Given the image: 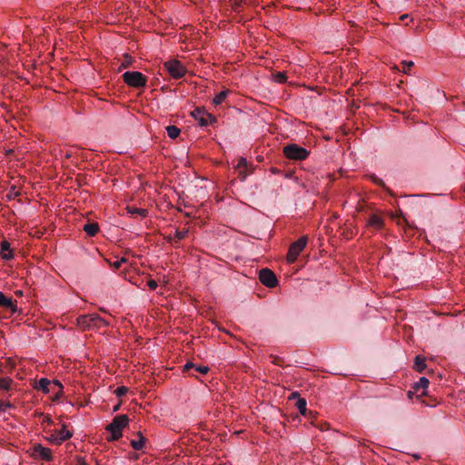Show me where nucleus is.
<instances>
[{"label": "nucleus", "instance_id": "1", "mask_svg": "<svg viewBox=\"0 0 465 465\" xmlns=\"http://www.w3.org/2000/svg\"><path fill=\"white\" fill-rule=\"evenodd\" d=\"M128 423L129 418L127 415L122 414L115 416L105 428V430L111 433L107 440L109 441L118 440L123 436V429H124Z\"/></svg>", "mask_w": 465, "mask_h": 465}, {"label": "nucleus", "instance_id": "2", "mask_svg": "<svg viewBox=\"0 0 465 465\" xmlns=\"http://www.w3.org/2000/svg\"><path fill=\"white\" fill-rule=\"evenodd\" d=\"M77 325L83 330L100 329L109 326L110 322L96 313L81 315L76 319Z\"/></svg>", "mask_w": 465, "mask_h": 465}, {"label": "nucleus", "instance_id": "3", "mask_svg": "<svg viewBox=\"0 0 465 465\" xmlns=\"http://www.w3.org/2000/svg\"><path fill=\"white\" fill-rule=\"evenodd\" d=\"M284 156L290 160L302 161L309 156V151L296 143H289L282 149Z\"/></svg>", "mask_w": 465, "mask_h": 465}, {"label": "nucleus", "instance_id": "4", "mask_svg": "<svg viewBox=\"0 0 465 465\" xmlns=\"http://www.w3.org/2000/svg\"><path fill=\"white\" fill-rule=\"evenodd\" d=\"M124 82L129 86L140 88L145 86L146 77L138 71H127L123 74Z\"/></svg>", "mask_w": 465, "mask_h": 465}, {"label": "nucleus", "instance_id": "5", "mask_svg": "<svg viewBox=\"0 0 465 465\" xmlns=\"http://www.w3.org/2000/svg\"><path fill=\"white\" fill-rule=\"evenodd\" d=\"M307 240V236H302L291 244L287 253V261L289 263H292L297 260L299 254L305 248Z\"/></svg>", "mask_w": 465, "mask_h": 465}, {"label": "nucleus", "instance_id": "6", "mask_svg": "<svg viewBox=\"0 0 465 465\" xmlns=\"http://www.w3.org/2000/svg\"><path fill=\"white\" fill-rule=\"evenodd\" d=\"M191 115L199 122L201 126H207V125H213L217 122V119L215 116L211 114L210 113L206 112L202 107L195 108L192 113Z\"/></svg>", "mask_w": 465, "mask_h": 465}, {"label": "nucleus", "instance_id": "7", "mask_svg": "<svg viewBox=\"0 0 465 465\" xmlns=\"http://www.w3.org/2000/svg\"><path fill=\"white\" fill-rule=\"evenodd\" d=\"M163 67L169 73V74L175 79L183 77L186 73L185 67L181 64L180 61L175 59L166 61L163 64Z\"/></svg>", "mask_w": 465, "mask_h": 465}, {"label": "nucleus", "instance_id": "8", "mask_svg": "<svg viewBox=\"0 0 465 465\" xmlns=\"http://www.w3.org/2000/svg\"><path fill=\"white\" fill-rule=\"evenodd\" d=\"M259 280L263 285L269 288H274L278 285L275 273L268 268H263L260 271Z\"/></svg>", "mask_w": 465, "mask_h": 465}, {"label": "nucleus", "instance_id": "9", "mask_svg": "<svg viewBox=\"0 0 465 465\" xmlns=\"http://www.w3.org/2000/svg\"><path fill=\"white\" fill-rule=\"evenodd\" d=\"M32 456L35 459H41L45 461H50L53 459L51 450L42 446L41 444H35L32 448Z\"/></svg>", "mask_w": 465, "mask_h": 465}, {"label": "nucleus", "instance_id": "10", "mask_svg": "<svg viewBox=\"0 0 465 465\" xmlns=\"http://www.w3.org/2000/svg\"><path fill=\"white\" fill-rule=\"evenodd\" d=\"M15 302V301H13L12 297H8L4 292H0V307L10 311V312L14 314L17 312V306Z\"/></svg>", "mask_w": 465, "mask_h": 465}, {"label": "nucleus", "instance_id": "11", "mask_svg": "<svg viewBox=\"0 0 465 465\" xmlns=\"http://www.w3.org/2000/svg\"><path fill=\"white\" fill-rule=\"evenodd\" d=\"M55 432L56 437L54 438L53 443L56 445L62 444L64 441L69 440L73 436V433L66 429L65 424L63 425L61 430H56Z\"/></svg>", "mask_w": 465, "mask_h": 465}, {"label": "nucleus", "instance_id": "12", "mask_svg": "<svg viewBox=\"0 0 465 465\" xmlns=\"http://www.w3.org/2000/svg\"><path fill=\"white\" fill-rule=\"evenodd\" d=\"M238 178L244 181L251 172H248V163L245 158H240L236 165Z\"/></svg>", "mask_w": 465, "mask_h": 465}, {"label": "nucleus", "instance_id": "13", "mask_svg": "<svg viewBox=\"0 0 465 465\" xmlns=\"http://www.w3.org/2000/svg\"><path fill=\"white\" fill-rule=\"evenodd\" d=\"M0 255L2 259L9 261L14 258L13 251L11 250L10 243L7 241L1 242Z\"/></svg>", "mask_w": 465, "mask_h": 465}, {"label": "nucleus", "instance_id": "14", "mask_svg": "<svg viewBox=\"0 0 465 465\" xmlns=\"http://www.w3.org/2000/svg\"><path fill=\"white\" fill-rule=\"evenodd\" d=\"M138 436H139L138 440H132L130 443H131V446L133 447V449H134L135 450H143L145 446L146 439H145V437H143L142 435L141 432L138 433Z\"/></svg>", "mask_w": 465, "mask_h": 465}, {"label": "nucleus", "instance_id": "15", "mask_svg": "<svg viewBox=\"0 0 465 465\" xmlns=\"http://www.w3.org/2000/svg\"><path fill=\"white\" fill-rule=\"evenodd\" d=\"M84 231L89 236H94L99 231V225L97 223H88L84 225Z\"/></svg>", "mask_w": 465, "mask_h": 465}, {"label": "nucleus", "instance_id": "16", "mask_svg": "<svg viewBox=\"0 0 465 465\" xmlns=\"http://www.w3.org/2000/svg\"><path fill=\"white\" fill-rule=\"evenodd\" d=\"M368 225L380 229L383 225V220L377 214H371L368 221Z\"/></svg>", "mask_w": 465, "mask_h": 465}, {"label": "nucleus", "instance_id": "17", "mask_svg": "<svg viewBox=\"0 0 465 465\" xmlns=\"http://www.w3.org/2000/svg\"><path fill=\"white\" fill-rule=\"evenodd\" d=\"M51 381L46 378H42L39 380L36 389L42 391L44 393H48L50 391Z\"/></svg>", "mask_w": 465, "mask_h": 465}, {"label": "nucleus", "instance_id": "18", "mask_svg": "<svg viewBox=\"0 0 465 465\" xmlns=\"http://www.w3.org/2000/svg\"><path fill=\"white\" fill-rule=\"evenodd\" d=\"M413 368L418 372H422L426 368L425 358L420 355L416 356Z\"/></svg>", "mask_w": 465, "mask_h": 465}, {"label": "nucleus", "instance_id": "19", "mask_svg": "<svg viewBox=\"0 0 465 465\" xmlns=\"http://www.w3.org/2000/svg\"><path fill=\"white\" fill-rule=\"evenodd\" d=\"M414 63L412 61H402L395 68L398 71H401L404 74H410L411 69L413 67Z\"/></svg>", "mask_w": 465, "mask_h": 465}, {"label": "nucleus", "instance_id": "20", "mask_svg": "<svg viewBox=\"0 0 465 465\" xmlns=\"http://www.w3.org/2000/svg\"><path fill=\"white\" fill-rule=\"evenodd\" d=\"M127 212L131 215H140L141 217H146V215L148 213L146 209L136 208V207H134V206H128L127 207Z\"/></svg>", "mask_w": 465, "mask_h": 465}, {"label": "nucleus", "instance_id": "21", "mask_svg": "<svg viewBox=\"0 0 465 465\" xmlns=\"http://www.w3.org/2000/svg\"><path fill=\"white\" fill-rule=\"evenodd\" d=\"M14 381L11 378H0V390L10 391Z\"/></svg>", "mask_w": 465, "mask_h": 465}, {"label": "nucleus", "instance_id": "22", "mask_svg": "<svg viewBox=\"0 0 465 465\" xmlns=\"http://www.w3.org/2000/svg\"><path fill=\"white\" fill-rule=\"evenodd\" d=\"M229 94V90H223L222 92H220L213 99V104L214 105H219L221 104L224 100L225 98L227 97Z\"/></svg>", "mask_w": 465, "mask_h": 465}, {"label": "nucleus", "instance_id": "23", "mask_svg": "<svg viewBox=\"0 0 465 465\" xmlns=\"http://www.w3.org/2000/svg\"><path fill=\"white\" fill-rule=\"evenodd\" d=\"M166 132L170 138L175 139L179 136L181 130L175 125H169L166 127Z\"/></svg>", "mask_w": 465, "mask_h": 465}, {"label": "nucleus", "instance_id": "24", "mask_svg": "<svg viewBox=\"0 0 465 465\" xmlns=\"http://www.w3.org/2000/svg\"><path fill=\"white\" fill-rule=\"evenodd\" d=\"M296 407L300 413L303 416H307L306 401L303 398H299L296 402Z\"/></svg>", "mask_w": 465, "mask_h": 465}, {"label": "nucleus", "instance_id": "25", "mask_svg": "<svg viewBox=\"0 0 465 465\" xmlns=\"http://www.w3.org/2000/svg\"><path fill=\"white\" fill-rule=\"evenodd\" d=\"M429 383L430 382L427 378L421 377V378H420V381L414 384L413 389L416 391H419L420 389H426L428 387Z\"/></svg>", "mask_w": 465, "mask_h": 465}, {"label": "nucleus", "instance_id": "26", "mask_svg": "<svg viewBox=\"0 0 465 465\" xmlns=\"http://www.w3.org/2000/svg\"><path fill=\"white\" fill-rule=\"evenodd\" d=\"M368 178L377 185L381 186L382 188L389 192V189L386 187L384 182L375 174H369Z\"/></svg>", "mask_w": 465, "mask_h": 465}, {"label": "nucleus", "instance_id": "27", "mask_svg": "<svg viewBox=\"0 0 465 465\" xmlns=\"http://www.w3.org/2000/svg\"><path fill=\"white\" fill-rule=\"evenodd\" d=\"M188 230H183V231H179V230H176L175 232V234H174V239L176 240V242H179L183 239H184L187 234H188Z\"/></svg>", "mask_w": 465, "mask_h": 465}, {"label": "nucleus", "instance_id": "28", "mask_svg": "<svg viewBox=\"0 0 465 465\" xmlns=\"http://www.w3.org/2000/svg\"><path fill=\"white\" fill-rule=\"evenodd\" d=\"M8 408H13V404L11 402L0 401V413L5 411Z\"/></svg>", "mask_w": 465, "mask_h": 465}, {"label": "nucleus", "instance_id": "29", "mask_svg": "<svg viewBox=\"0 0 465 465\" xmlns=\"http://www.w3.org/2000/svg\"><path fill=\"white\" fill-rule=\"evenodd\" d=\"M232 3V6L234 11H239V9L242 7L243 0H230Z\"/></svg>", "mask_w": 465, "mask_h": 465}, {"label": "nucleus", "instance_id": "30", "mask_svg": "<svg viewBox=\"0 0 465 465\" xmlns=\"http://www.w3.org/2000/svg\"><path fill=\"white\" fill-rule=\"evenodd\" d=\"M128 391V389L124 386H121V387H118L116 390H115V394L118 396V397H122L124 395L126 394V392Z\"/></svg>", "mask_w": 465, "mask_h": 465}, {"label": "nucleus", "instance_id": "31", "mask_svg": "<svg viewBox=\"0 0 465 465\" xmlns=\"http://www.w3.org/2000/svg\"><path fill=\"white\" fill-rule=\"evenodd\" d=\"M132 61H133V59L129 54H124V60L122 63L121 67H123V68L128 67L132 64Z\"/></svg>", "mask_w": 465, "mask_h": 465}, {"label": "nucleus", "instance_id": "32", "mask_svg": "<svg viewBox=\"0 0 465 465\" xmlns=\"http://www.w3.org/2000/svg\"><path fill=\"white\" fill-rule=\"evenodd\" d=\"M52 383L59 388V391L55 394V398H58L62 394L63 385L58 380H54Z\"/></svg>", "mask_w": 465, "mask_h": 465}, {"label": "nucleus", "instance_id": "33", "mask_svg": "<svg viewBox=\"0 0 465 465\" xmlns=\"http://www.w3.org/2000/svg\"><path fill=\"white\" fill-rule=\"evenodd\" d=\"M195 370L200 372L201 374L204 375V374H207L208 371H209V367L207 366H198V367H195Z\"/></svg>", "mask_w": 465, "mask_h": 465}, {"label": "nucleus", "instance_id": "34", "mask_svg": "<svg viewBox=\"0 0 465 465\" xmlns=\"http://www.w3.org/2000/svg\"><path fill=\"white\" fill-rule=\"evenodd\" d=\"M271 357L272 359V362L273 364H275V365H282V363L283 362V360L281 357H279V356H272V355Z\"/></svg>", "mask_w": 465, "mask_h": 465}, {"label": "nucleus", "instance_id": "35", "mask_svg": "<svg viewBox=\"0 0 465 465\" xmlns=\"http://www.w3.org/2000/svg\"><path fill=\"white\" fill-rule=\"evenodd\" d=\"M276 80L279 83H284L286 81V76L283 73H278L276 75Z\"/></svg>", "mask_w": 465, "mask_h": 465}, {"label": "nucleus", "instance_id": "36", "mask_svg": "<svg viewBox=\"0 0 465 465\" xmlns=\"http://www.w3.org/2000/svg\"><path fill=\"white\" fill-rule=\"evenodd\" d=\"M147 286L151 289V290H155L158 286L156 281L154 280H150L148 281L147 282Z\"/></svg>", "mask_w": 465, "mask_h": 465}, {"label": "nucleus", "instance_id": "37", "mask_svg": "<svg viewBox=\"0 0 465 465\" xmlns=\"http://www.w3.org/2000/svg\"><path fill=\"white\" fill-rule=\"evenodd\" d=\"M17 195H19V192H16L15 187H13L7 194L9 198L16 197Z\"/></svg>", "mask_w": 465, "mask_h": 465}, {"label": "nucleus", "instance_id": "38", "mask_svg": "<svg viewBox=\"0 0 465 465\" xmlns=\"http://www.w3.org/2000/svg\"><path fill=\"white\" fill-rule=\"evenodd\" d=\"M193 368H195V365L192 362H187L184 366H183V371H189L191 369Z\"/></svg>", "mask_w": 465, "mask_h": 465}, {"label": "nucleus", "instance_id": "39", "mask_svg": "<svg viewBox=\"0 0 465 465\" xmlns=\"http://www.w3.org/2000/svg\"><path fill=\"white\" fill-rule=\"evenodd\" d=\"M125 262V259H122L121 261H116L113 263V266L116 269L121 267V264Z\"/></svg>", "mask_w": 465, "mask_h": 465}, {"label": "nucleus", "instance_id": "40", "mask_svg": "<svg viewBox=\"0 0 465 465\" xmlns=\"http://www.w3.org/2000/svg\"><path fill=\"white\" fill-rule=\"evenodd\" d=\"M299 398H300V394L297 391L292 392L291 395L289 396V400H294V399L298 400Z\"/></svg>", "mask_w": 465, "mask_h": 465}, {"label": "nucleus", "instance_id": "41", "mask_svg": "<svg viewBox=\"0 0 465 465\" xmlns=\"http://www.w3.org/2000/svg\"><path fill=\"white\" fill-rule=\"evenodd\" d=\"M44 422H46L47 424H51L53 421L49 416H45Z\"/></svg>", "mask_w": 465, "mask_h": 465}, {"label": "nucleus", "instance_id": "42", "mask_svg": "<svg viewBox=\"0 0 465 465\" xmlns=\"http://www.w3.org/2000/svg\"><path fill=\"white\" fill-rule=\"evenodd\" d=\"M55 437H56V432H54V433H53V434L51 435V437L49 438V440H50L51 442H53V440H54V438H55Z\"/></svg>", "mask_w": 465, "mask_h": 465}, {"label": "nucleus", "instance_id": "43", "mask_svg": "<svg viewBox=\"0 0 465 465\" xmlns=\"http://www.w3.org/2000/svg\"><path fill=\"white\" fill-rule=\"evenodd\" d=\"M119 410V405L114 407L113 411H117Z\"/></svg>", "mask_w": 465, "mask_h": 465}, {"label": "nucleus", "instance_id": "44", "mask_svg": "<svg viewBox=\"0 0 465 465\" xmlns=\"http://www.w3.org/2000/svg\"><path fill=\"white\" fill-rule=\"evenodd\" d=\"M413 457H414L416 460L420 459V455H419V454H414V455H413Z\"/></svg>", "mask_w": 465, "mask_h": 465}, {"label": "nucleus", "instance_id": "45", "mask_svg": "<svg viewBox=\"0 0 465 465\" xmlns=\"http://www.w3.org/2000/svg\"><path fill=\"white\" fill-rule=\"evenodd\" d=\"M167 241H168L169 242H172L173 238H172L171 236H169V237L167 238Z\"/></svg>", "mask_w": 465, "mask_h": 465}, {"label": "nucleus", "instance_id": "46", "mask_svg": "<svg viewBox=\"0 0 465 465\" xmlns=\"http://www.w3.org/2000/svg\"><path fill=\"white\" fill-rule=\"evenodd\" d=\"M325 428H326V426H325V425L321 426V430H325Z\"/></svg>", "mask_w": 465, "mask_h": 465}, {"label": "nucleus", "instance_id": "47", "mask_svg": "<svg viewBox=\"0 0 465 465\" xmlns=\"http://www.w3.org/2000/svg\"><path fill=\"white\" fill-rule=\"evenodd\" d=\"M325 428H326V426H325V425L321 426V430H325Z\"/></svg>", "mask_w": 465, "mask_h": 465}, {"label": "nucleus", "instance_id": "48", "mask_svg": "<svg viewBox=\"0 0 465 465\" xmlns=\"http://www.w3.org/2000/svg\"><path fill=\"white\" fill-rule=\"evenodd\" d=\"M309 415H310V417H312V416H313L312 411H310V412H309Z\"/></svg>", "mask_w": 465, "mask_h": 465}, {"label": "nucleus", "instance_id": "49", "mask_svg": "<svg viewBox=\"0 0 465 465\" xmlns=\"http://www.w3.org/2000/svg\"><path fill=\"white\" fill-rule=\"evenodd\" d=\"M0 371H2V364H0Z\"/></svg>", "mask_w": 465, "mask_h": 465}, {"label": "nucleus", "instance_id": "50", "mask_svg": "<svg viewBox=\"0 0 465 465\" xmlns=\"http://www.w3.org/2000/svg\"><path fill=\"white\" fill-rule=\"evenodd\" d=\"M83 465H86L85 463H84Z\"/></svg>", "mask_w": 465, "mask_h": 465}]
</instances>
